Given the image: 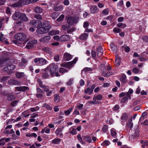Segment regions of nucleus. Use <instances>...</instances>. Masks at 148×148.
I'll use <instances>...</instances> for the list:
<instances>
[{"label": "nucleus", "instance_id": "1", "mask_svg": "<svg viewBox=\"0 0 148 148\" xmlns=\"http://www.w3.org/2000/svg\"><path fill=\"white\" fill-rule=\"evenodd\" d=\"M51 26L49 24L44 25L43 26L38 28L36 31L37 33L40 34L45 33L48 32L50 29Z\"/></svg>", "mask_w": 148, "mask_h": 148}, {"label": "nucleus", "instance_id": "2", "mask_svg": "<svg viewBox=\"0 0 148 148\" xmlns=\"http://www.w3.org/2000/svg\"><path fill=\"white\" fill-rule=\"evenodd\" d=\"M31 3V0H19L17 3L13 4L12 6L14 7H17Z\"/></svg>", "mask_w": 148, "mask_h": 148}, {"label": "nucleus", "instance_id": "3", "mask_svg": "<svg viewBox=\"0 0 148 148\" xmlns=\"http://www.w3.org/2000/svg\"><path fill=\"white\" fill-rule=\"evenodd\" d=\"M79 18L77 17H69L67 19V22L70 25H73L77 23L79 21Z\"/></svg>", "mask_w": 148, "mask_h": 148}, {"label": "nucleus", "instance_id": "4", "mask_svg": "<svg viewBox=\"0 0 148 148\" xmlns=\"http://www.w3.org/2000/svg\"><path fill=\"white\" fill-rule=\"evenodd\" d=\"M34 62L36 65L39 66H41L46 64L47 61L45 59L42 58H36L34 59Z\"/></svg>", "mask_w": 148, "mask_h": 148}, {"label": "nucleus", "instance_id": "5", "mask_svg": "<svg viewBox=\"0 0 148 148\" xmlns=\"http://www.w3.org/2000/svg\"><path fill=\"white\" fill-rule=\"evenodd\" d=\"M58 67L56 65H54L53 66V67L51 68L50 70V73L51 76L52 77L56 76L58 77L60 76V75L58 73Z\"/></svg>", "mask_w": 148, "mask_h": 148}, {"label": "nucleus", "instance_id": "6", "mask_svg": "<svg viewBox=\"0 0 148 148\" xmlns=\"http://www.w3.org/2000/svg\"><path fill=\"white\" fill-rule=\"evenodd\" d=\"M15 38L17 40L22 41L24 40L26 38V35L23 33H19L15 36Z\"/></svg>", "mask_w": 148, "mask_h": 148}, {"label": "nucleus", "instance_id": "7", "mask_svg": "<svg viewBox=\"0 0 148 148\" xmlns=\"http://www.w3.org/2000/svg\"><path fill=\"white\" fill-rule=\"evenodd\" d=\"M37 42V41L36 40H32L30 41L27 43L25 47L28 49L33 48L34 47V45Z\"/></svg>", "mask_w": 148, "mask_h": 148}, {"label": "nucleus", "instance_id": "8", "mask_svg": "<svg viewBox=\"0 0 148 148\" xmlns=\"http://www.w3.org/2000/svg\"><path fill=\"white\" fill-rule=\"evenodd\" d=\"M30 24L31 25L35 27H38L42 24V22L36 20H32L30 22Z\"/></svg>", "mask_w": 148, "mask_h": 148}, {"label": "nucleus", "instance_id": "9", "mask_svg": "<svg viewBox=\"0 0 148 148\" xmlns=\"http://www.w3.org/2000/svg\"><path fill=\"white\" fill-rule=\"evenodd\" d=\"M15 68V65H11L6 66L3 69L4 71H7L8 72L11 73H12V71Z\"/></svg>", "mask_w": 148, "mask_h": 148}, {"label": "nucleus", "instance_id": "10", "mask_svg": "<svg viewBox=\"0 0 148 148\" xmlns=\"http://www.w3.org/2000/svg\"><path fill=\"white\" fill-rule=\"evenodd\" d=\"M77 59V58H75L74 60L72 62H68L65 64L64 66L67 68H71L73 64L75 63L76 62Z\"/></svg>", "mask_w": 148, "mask_h": 148}, {"label": "nucleus", "instance_id": "11", "mask_svg": "<svg viewBox=\"0 0 148 148\" xmlns=\"http://www.w3.org/2000/svg\"><path fill=\"white\" fill-rule=\"evenodd\" d=\"M128 116L126 113H124L123 114L121 117V119L122 124L123 125L126 122L128 119Z\"/></svg>", "mask_w": 148, "mask_h": 148}, {"label": "nucleus", "instance_id": "12", "mask_svg": "<svg viewBox=\"0 0 148 148\" xmlns=\"http://www.w3.org/2000/svg\"><path fill=\"white\" fill-rule=\"evenodd\" d=\"M60 42H65L70 39L69 36L67 35H63L60 36Z\"/></svg>", "mask_w": 148, "mask_h": 148}, {"label": "nucleus", "instance_id": "13", "mask_svg": "<svg viewBox=\"0 0 148 148\" xmlns=\"http://www.w3.org/2000/svg\"><path fill=\"white\" fill-rule=\"evenodd\" d=\"M21 16V13L19 12H15L12 16V18L14 20L20 19Z\"/></svg>", "mask_w": 148, "mask_h": 148}, {"label": "nucleus", "instance_id": "14", "mask_svg": "<svg viewBox=\"0 0 148 148\" xmlns=\"http://www.w3.org/2000/svg\"><path fill=\"white\" fill-rule=\"evenodd\" d=\"M62 128H58L56 130L55 133L57 136H59L60 137H62L63 136V134L62 133Z\"/></svg>", "mask_w": 148, "mask_h": 148}, {"label": "nucleus", "instance_id": "15", "mask_svg": "<svg viewBox=\"0 0 148 148\" xmlns=\"http://www.w3.org/2000/svg\"><path fill=\"white\" fill-rule=\"evenodd\" d=\"M50 39V36H47L40 39V41L42 43H45L48 42Z\"/></svg>", "mask_w": 148, "mask_h": 148}, {"label": "nucleus", "instance_id": "16", "mask_svg": "<svg viewBox=\"0 0 148 148\" xmlns=\"http://www.w3.org/2000/svg\"><path fill=\"white\" fill-rule=\"evenodd\" d=\"M127 77L125 75L124 73L121 74L120 75L119 80L122 82L125 83L127 82L126 80Z\"/></svg>", "mask_w": 148, "mask_h": 148}, {"label": "nucleus", "instance_id": "17", "mask_svg": "<svg viewBox=\"0 0 148 148\" xmlns=\"http://www.w3.org/2000/svg\"><path fill=\"white\" fill-rule=\"evenodd\" d=\"M64 59L66 61H69L72 58V56L70 54L65 53L64 55Z\"/></svg>", "mask_w": 148, "mask_h": 148}, {"label": "nucleus", "instance_id": "18", "mask_svg": "<svg viewBox=\"0 0 148 148\" xmlns=\"http://www.w3.org/2000/svg\"><path fill=\"white\" fill-rule=\"evenodd\" d=\"M42 50L46 52V53H48L50 55H52V52L51 50V49L49 48L46 47H43L42 48Z\"/></svg>", "mask_w": 148, "mask_h": 148}, {"label": "nucleus", "instance_id": "19", "mask_svg": "<svg viewBox=\"0 0 148 148\" xmlns=\"http://www.w3.org/2000/svg\"><path fill=\"white\" fill-rule=\"evenodd\" d=\"M28 89V88L27 86H21L16 87V90L18 91H25Z\"/></svg>", "mask_w": 148, "mask_h": 148}, {"label": "nucleus", "instance_id": "20", "mask_svg": "<svg viewBox=\"0 0 148 148\" xmlns=\"http://www.w3.org/2000/svg\"><path fill=\"white\" fill-rule=\"evenodd\" d=\"M59 31L58 30H53L49 32V35L53 36L58 34H59Z\"/></svg>", "mask_w": 148, "mask_h": 148}, {"label": "nucleus", "instance_id": "21", "mask_svg": "<svg viewBox=\"0 0 148 148\" xmlns=\"http://www.w3.org/2000/svg\"><path fill=\"white\" fill-rule=\"evenodd\" d=\"M34 12L37 13H40L42 12L43 10L42 8L39 7H36L34 9Z\"/></svg>", "mask_w": 148, "mask_h": 148}, {"label": "nucleus", "instance_id": "22", "mask_svg": "<svg viewBox=\"0 0 148 148\" xmlns=\"http://www.w3.org/2000/svg\"><path fill=\"white\" fill-rule=\"evenodd\" d=\"M132 118H131L126 123V125L129 127L132 128L133 127V124L132 123Z\"/></svg>", "mask_w": 148, "mask_h": 148}, {"label": "nucleus", "instance_id": "23", "mask_svg": "<svg viewBox=\"0 0 148 148\" xmlns=\"http://www.w3.org/2000/svg\"><path fill=\"white\" fill-rule=\"evenodd\" d=\"M97 8L96 6H92L90 8V12L91 13L94 14L97 11Z\"/></svg>", "mask_w": 148, "mask_h": 148}, {"label": "nucleus", "instance_id": "24", "mask_svg": "<svg viewBox=\"0 0 148 148\" xmlns=\"http://www.w3.org/2000/svg\"><path fill=\"white\" fill-rule=\"evenodd\" d=\"M69 132L72 135H74L77 134V132L76 130L73 127H71L69 129Z\"/></svg>", "mask_w": 148, "mask_h": 148}, {"label": "nucleus", "instance_id": "25", "mask_svg": "<svg viewBox=\"0 0 148 148\" xmlns=\"http://www.w3.org/2000/svg\"><path fill=\"white\" fill-rule=\"evenodd\" d=\"M121 62L120 58L119 57L116 56L115 57V62L116 65L119 66L120 65Z\"/></svg>", "mask_w": 148, "mask_h": 148}, {"label": "nucleus", "instance_id": "26", "mask_svg": "<svg viewBox=\"0 0 148 148\" xmlns=\"http://www.w3.org/2000/svg\"><path fill=\"white\" fill-rule=\"evenodd\" d=\"M60 141L61 140L60 139L58 138H56L52 140L51 142L52 143L55 144H59L60 142Z\"/></svg>", "mask_w": 148, "mask_h": 148}, {"label": "nucleus", "instance_id": "27", "mask_svg": "<svg viewBox=\"0 0 148 148\" xmlns=\"http://www.w3.org/2000/svg\"><path fill=\"white\" fill-rule=\"evenodd\" d=\"M63 9V7L62 6H58L55 7L54 8V10L55 11H61Z\"/></svg>", "mask_w": 148, "mask_h": 148}, {"label": "nucleus", "instance_id": "28", "mask_svg": "<svg viewBox=\"0 0 148 148\" xmlns=\"http://www.w3.org/2000/svg\"><path fill=\"white\" fill-rule=\"evenodd\" d=\"M5 140L6 142H8L10 140V139L9 138H2L0 140V145H3L5 144V143L3 142H2V140Z\"/></svg>", "mask_w": 148, "mask_h": 148}, {"label": "nucleus", "instance_id": "29", "mask_svg": "<svg viewBox=\"0 0 148 148\" xmlns=\"http://www.w3.org/2000/svg\"><path fill=\"white\" fill-rule=\"evenodd\" d=\"M88 36V34L86 33L82 34L79 37V38L82 40L86 39Z\"/></svg>", "mask_w": 148, "mask_h": 148}, {"label": "nucleus", "instance_id": "30", "mask_svg": "<svg viewBox=\"0 0 148 148\" xmlns=\"http://www.w3.org/2000/svg\"><path fill=\"white\" fill-rule=\"evenodd\" d=\"M20 19L22 21H26L28 19L24 14L21 13V16L20 17Z\"/></svg>", "mask_w": 148, "mask_h": 148}, {"label": "nucleus", "instance_id": "31", "mask_svg": "<svg viewBox=\"0 0 148 148\" xmlns=\"http://www.w3.org/2000/svg\"><path fill=\"white\" fill-rule=\"evenodd\" d=\"M93 92V89L90 88H87L84 90V92L86 94H88L89 95L91 94Z\"/></svg>", "mask_w": 148, "mask_h": 148}, {"label": "nucleus", "instance_id": "32", "mask_svg": "<svg viewBox=\"0 0 148 148\" xmlns=\"http://www.w3.org/2000/svg\"><path fill=\"white\" fill-rule=\"evenodd\" d=\"M59 15V14L58 13L55 12L52 14L51 16L53 19L55 20L58 17Z\"/></svg>", "mask_w": 148, "mask_h": 148}, {"label": "nucleus", "instance_id": "33", "mask_svg": "<svg viewBox=\"0 0 148 148\" xmlns=\"http://www.w3.org/2000/svg\"><path fill=\"white\" fill-rule=\"evenodd\" d=\"M84 139L85 141L89 143H91L92 141L91 138L89 136H85Z\"/></svg>", "mask_w": 148, "mask_h": 148}, {"label": "nucleus", "instance_id": "34", "mask_svg": "<svg viewBox=\"0 0 148 148\" xmlns=\"http://www.w3.org/2000/svg\"><path fill=\"white\" fill-rule=\"evenodd\" d=\"M42 107L44 108H45L49 110H51L52 109V108L50 107L49 105L46 103H45L42 105Z\"/></svg>", "mask_w": 148, "mask_h": 148}, {"label": "nucleus", "instance_id": "35", "mask_svg": "<svg viewBox=\"0 0 148 148\" xmlns=\"http://www.w3.org/2000/svg\"><path fill=\"white\" fill-rule=\"evenodd\" d=\"M83 105L82 104H77L75 108H76V109L79 110L80 111L83 110Z\"/></svg>", "mask_w": 148, "mask_h": 148}, {"label": "nucleus", "instance_id": "36", "mask_svg": "<svg viewBox=\"0 0 148 148\" xmlns=\"http://www.w3.org/2000/svg\"><path fill=\"white\" fill-rule=\"evenodd\" d=\"M16 77L18 78H20L23 77L24 75V73L23 72H18L16 74Z\"/></svg>", "mask_w": 148, "mask_h": 148}, {"label": "nucleus", "instance_id": "37", "mask_svg": "<svg viewBox=\"0 0 148 148\" xmlns=\"http://www.w3.org/2000/svg\"><path fill=\"white\" fill-rule=\"evenodd\" d=\"M15 98V96L13 95H9L7 96V99L9 101H11Z\"/></svg>", "mask_w": 148, "mask_h": 148}, {"label": "nucleus", "instance_id": "38", "mask_svg": "<svg viewBox=\"0 0 148 148\" xmlns=\"http://www.w3.org/2000/svg\"><path fill=\"white\" fill-rule=\"evenodd\" d=\"M111 48L113 52H116L117 50V47L116 46L112 44L110 45Z\"/></svg>", "mask_w": 148, "mask_h": 148}, {"label": "nucleus", "instance_id": "39", "mask_svg": "<svg viewBox=\"0 0 148 148\" xmlns=\"http://www.w3.org/2000/svg\"><path fill=\"white\" fill-rule=\"evenodd\" d=\"M38 114H36L32 116H31V118L29 119V121L30 122H34L36 120L34 118L37 116H38Z\"/></svg>", "mask_w": 148, "mask_h": 148}, {"label": "nucleus", "instance_id": "40", "mask_svg": "<svg viewBox=\"0 0 148 148\" xmlns=\"http://www.w3.org/2000/svg\"><path fill=\"white\" fill-rule=\"evenodd\" d=\"M49 77V75L46 72L43 73L42 74V78L44 79L48 78Z\"/></svg>", "mask_w": 148, "mask_h": 148}, {"label": "nucleus", "instance_id": "41", "mask_svg": "<svg viewBox=\"0 0 148 148\" xmlns=\"http://www.w3.org/2000/svg\"><path fill=\"white\" fill-rule=\"evenodd\" d=\"M117 27H121L122 29H123L126 27L125 24L123 23H119L117 25Z\"/></svg>", "mask_w": 148, "mask_h": 148}, {"label": "nucleus", "instance_id": "42", "mask_svg": "<svg viewBox=\"0 0 148 148\" xmlns=\"http://www.w3.org/2000/svg\"><path fill=\"white\" fill-rule=\"evenodd\" d=\"M70 27V25L67 24L62 25V29L65 30H67Z\"/></svg>", "mask_w": 148, "mask_h": 148}, {"label": "nucleus", "instance_id": "43", "mask_svg": "<svg viewBox=\"0 0 148 148\" xmlns=\"http://www.w3.org/2000/svg\"><path fill=\"white\" fill-rule=\"evenodd\" d=\"M73 110L72 108H70L67 110L65 111L64 112V114L68 116L69 115L70 113Z\"/></svg>", "mask_w": 148, "mask_h": 148}, {"label": "nucleus", "instance_id": "44", "mask_svg": "<svg viewBox=\"0 0 148 148\" xmlns=\"http://www.w3.org/2000/svg\"><path fill=\"white\" fill-rule=\"evenodd\" d=\"M110 142L108 140H105L101 144L102 146H107L109 145L110 144Z\"/></svg>", "mask_w": 148, "mask_h": 148}, {"label": "nucleus", "instance_id": "45", "mask_svg": "<svg viewBox=\"0 0 148 148\" xmlns=\"http://www.w3.org/2000/svg\"><path fill=\"white\" fill-rule=\"evenodd\" d=\"M102 99V97L101 95H98L96 97H94L93 98V100L94 101H96V100H101Z\"/></svg>", "mask_w": 148, "mask_h": 148}, {"label": "nucleus", "instance_id": "46", "mask_svg": "<svg viewBox=\"0 0 148 148\" xmlns=\"http://www.w3.org/2000/svg\"><path fill=\"white\" fill-rule=\"evenodd\" d=\"M147 115V113L146 112H144L142 114L141 116L140 119V121H142L144 119L145 117Z\"/></svg>", "mask_w": 148, "mask_h": 148}, {"label": "nucleus", "instance_id": "47", "mask_svg": "<svg viewBox=\"0 0 148 148\" xmlns=\"http://www.w3.org/2000/svg\"><path fill=\"white\" fill-rule=\"evenodd\" d=\"M109 12V10L107 9H104L103 11L102 12V14L104 16H106L108 14Z\"/></svg>", "mask_w": 148, "mask_h": 148}, {"label": "nucleus", "instance_id": "48", "mask_svg": "<svg viewBox=\"0 0 148 148\" xmlns=\"http://www.w3.org/2000/svg\"><path fill=\"white\" fill-rule=\"evenodd\" d=\"M126 95L127 97H125L122 99L121 101L122 102H125L128 99V97H130V95L128 92H127Z\"/></svg>", "mask_w": 148, "mask_h": 148}, {"label": "nucleus", "instance_id": "49", "mask_svg": "<svg viewBox=\"0 0 148 148\" xmlns=\"http://www.w3.org/2000/svg\"><path fill=\"white\" fill-rule=\"evenodd\" d=\"M68 71L64 68H61L59 69V72L62 73L67 72Z\"/></svg>", "mask_w": 148, "mask_h": 148}, {"label": "nucleus", "instance_id": "50", "mask_svg": "<svg viewBox=\"0 0 148 148\" xmlns=\"http://www.w3.org/2000/svg\"><path fill=\"white\" fill-rule=\"evenodd\" d=\"M113 73L112 72H108L106 73L105 74V73H103V75L106 77H108L110 75H112Z\"/></svg>", "mask_w": 148, "mask_h": 148}, {"label": "nucleus", "instance_id": "51", "mask_svg": "<svg viewBox=\"0 0 148 148\" xmlns=\"http://www.w3.org/2000/svg\"><path fill=\"white\" fill-rule=\"evenodd\" d=\"M121 29H120L117 27H114L113 29L114 32L116 33H119L121 32Z\"/></svg>", "mask_w": 148, "mask_h": 148}, {"label": "nucleus", "instance_id": "52", "mask_svg": "<svg viewBox=\"0 0 148 148\" xmlns=\"http://www.w3.org/2000/svg\"><path fill=\"white\" fill-rule=\"evenodd\" d=\"M39 109V108L38 106H36L34 108H31L30 109V110L32 112H33L38 110Z\"/></svg>", "mask_w": 148, "mask_h": 148}, {"label": "nucleus", "instance_id": "53", "mask_svg": "<svg viewBox=\"0 0 148 148\" xmlns=\"http://www.w3.org/2000/svg\"><path fill=\"white\" fill-rule=\"evenodd\" d=\"M64 15L63 14H62L57 19V20L58 21H60L64 19Z\"/></svg>", "mask_w": 148, "mask_h": 148}, {"label": "nucleus", "instance_id": "54", "mask_svg": "<svg viewBox=\"0 0 148 148\" xmlns=\"http://www.w3.org/2000/svg\"><path fill=\"white\" fill-rule=\"evenodd\" d=\"M74 28H71L68 29L67 31V33L68 34H71L75 30Z\"/></svg>", "mask_w": 148, "mask_h": 148}, {"label": "nucleus", "instance_id": "55", "mask_svg": "<svg viewBox=\"0 0 148 148\" xmlns=\"http://www.w3.org/2000/svg\"><path fill=\"white\" fill-rule=\"evenodd\" d=\"M140 142L142 144H144V145H142L143 148H144L145 146H147V143H146V141H144L143 140H141L140 141Z\"/></svg>", "mask_w": 148, "mask_h": 148}, {"label": "nucleus", "instance_id": "56", "mask_svg": "<svg viewBox=\"0 0 148 148\" xmlns=\"http://www.w3.org/2000/svg\"><path fill=\"white\" fill-rule=\"evenodd\" d=\"M53 38L55 40H56L57 41H60V36L58 35H56L53 37Z\"/></svg>", "mask_w": 148, "mask_h": 148}, {"label": "nucleus", "instance_id": "57", "mask_svg": "<svg viewBox=\"0 0 148 148\" xmlns=\"http://www.w3.org/2000/svg\"><path fill=\"white\" fill-rule=\"evenodd\" d=\"M139 71V70L138 68L135 67L133 69L132 72L135 73H138Z\"/></svg>", "mask_w": 148, "mask_h": 148}, {"label": "nucleus", "instance_id": "58", "mask_svg": "<svg viewBox=\"0 0 148 148\" xmlns=\"http://www.w3.org/2000/svg\"><path fill=\"white\" fill-rule=\"evenodd\" d=\"M54 96L55 97L54 101L57 103L59 100V97L57 95H55Z\"/></svg>", "mask_w": 148, "mask_h": 148}, {"label": "nucleus", "instance_id": "59", "mask_svg": "<svg viewBox=\"0 0 148 148\" xmlns=\"http://www.w3.org/2000/svg\"><path fill=\"white\" fill-rule=\"evenodd\" d=\"M34 17L36 19L38 20H41L42 18L41 16L38 14L35 15L34 16Z\"/></svg>", "mask_w": 148, "mask_h": 148}, {"label": "nucleus", "instance_id": "60", "mask_svg": "<svg viewBox=\"0 0 148 148\" xmlns=\"http://www.w3.org/2000/svg\"><path fill=\"white\" fill-rule=\"evenodd\" d=\"M139 59L141 62H145L147 61L148 60V58L143 57L140 58Z\"/></svg>", "mask_w": 148, "mask_h": 148}, {"label": "nucleus", "instance_id": "61", "mask_svg": "<svg viewBox=\"0 0 148 148\" xmlns=\"http://www.w3.org/2000/svg\"><path fill=\"white\" fill-rule=\"evenodd\" d=\"M18 102V101L16 100L12 101L11 103V106L13 107L16 106L17 105Z\"/></svg>", "mask_w": 148, "mask_h": 148}, {"label": "nucleus", "instance_id": "62", "mask_svg": "<svg viewBox=\"0 0 148 148\" xmlns=\"http://www.w3.org/2000/svg\"><path fill=\"white\" fill-rule=\"evenodd\" d=\"M123 4V1L121 0L119 1L117 4L118 6L119 7H121Z\"/></svg>", "mask_w": 148, "mask_h": 148}, {"label": "nucleus", "instance_id": "63", "mask_svg": "<svg viewBox=\"0 0 148 148\" xmlns=\"http://www.w3.org/2000/svg\"><path fill=\"white\" fill-rule=\"evenodd\" d=\"M111 135L112 136H114V137H115V136H116V133L115 132V131L112 130V129L111 130Z\"/></svg>", "mask_w": 148, "mask_h": 148}, {"label": "nucleus", "instance_id": "64", "mask_svg": "<svg viewBox=\"0 0 148 148\" xmlns=\"http://www.w3.org/2000/svg\"><path fill=\"white\" fill-rule=\"evenodd\" d=\"M89 26V23L88 22H85L83 24V27L85 28H87Z\"/></svg>", "mask_w": 148, "mask_h": 148}]
</instances>
